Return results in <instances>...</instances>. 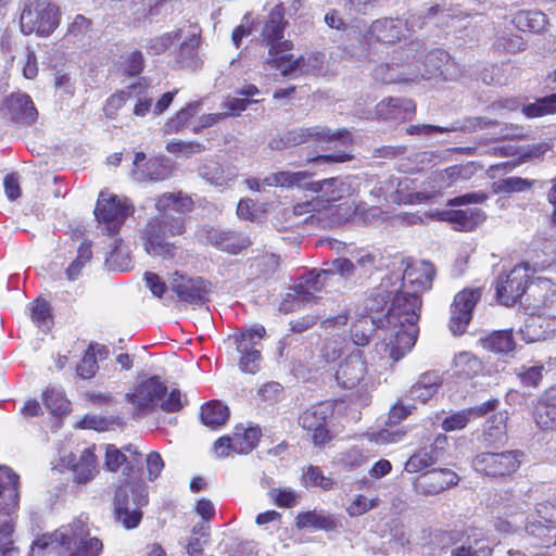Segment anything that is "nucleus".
Here are the masks:
<instances>
[{
	"label": "nucleus",
	"mask_w": 556,
	"mask_h": 556,
	"mask_svg": "<svg viewBox=\"0 0 556 556\" xmlns=\"http://www.w3.org/2000/svg\"><path fill=\"white\" fill-rule=\"evenodd\" d=\"M1 111L11 122L30 126L38 118V111L27 93H11L2 103Z\"/></svg>",
	"instance_id": "17"
},
{
	"label": "nucleus",
	"mask_w": 556,
	"mask_h": 556,
	"mask_svg": "<svg viewBox=\"0 0 556 556\" xmlns=\"http://www.w3.org/2000/svg\"><path fill=\"white\" fill-rule=\"evenodd\" d=\"M480 299V288H465L454 296L448 323V327L454 334H463L467 330L472 318V311Z\"/></svg>",
	"instance_id": "13"
},
{
	"label": "nucleus",
	"mask_w": 556,
	"mask_h": 556,
	"mask_svg": "<svg viewBox=\"0 0 556 556\" xmlns=\"http://www.w3.org/2000/svg\"><path fill=\"white\" fill-rule=\"evenodd\" d=\"M375 328L379 331L378 337L382 340L386 328L381 317L376 315H361L352 323L351 339L353 343L357 346H366L370 341ZM381 346L384 349L382 344Z\"/></svg>",
	"instance_id": "26"
},
{
	"label": "nucleus",
	"mask_w": 556,
	"mask_h": 556,
	"mask_svg": "<svg viewBox=\"0 0 556 556\" xmlns=\"http://www.w3.org/2000/svg\"><path fill=\"white\" fill-rule=\"evenodd\" d=\"M230 416L228 406L219 401H211L201 407L200 418L204 426L216 429L224 426Z\"/></svg>",
	"instance_id": "37"
},
{
	"label": "nucleus",
	"mask_w": 556,
	"mask_h": 556,
	"mask_svg": "<svg viewBox=\"0 0 556 556\" xmlns=\"http://www.w3.org/2000/svg\"><path fill=\"white\" fill-rule=\"evenodd\" d=\"M309 189L320 193L321 201L334 203L350 194L351 186L341 178L333 177L309 184Z\"/></svg>",
	"instance_id": "30"
},
{
	"label": "nucleus",
	"mask_w": 556,
	"mask_h": 556,
	"mask_svg": "<svg viewBox=\"0 0 556 556\" xmlns=\"http://www.w3.org/2000/svg\"><path fill=\"white\" fill-rule=\"evenodd\" d=\"M205 238L213 247L229 254H238L252 244L248 235L231 229L211 228Z\"/></svg>",
	"instance_id": "21"
},
{
	"label": "nucleus",
	"mask_w": 556,
	"mask_h": 556,
	"mask_svg": "<svg viewBox=\"0 0 556 556\" xmlns=\"http://www.w3.org/2000/svg\"><path fill=\"white\" fill-rule=\"evenodd\" d=\"M455 374L459 378L469 379L482 371L481 361L469 352L459 353L454 359Z\"/></svg>",
	"instance_id": "41"
},
{
	"label": "nucleus",
	"mask_w": 556,
	"mask_h": 556,
	"mask_svg": "<svg viewBox=\"0 0 556 556\" xmlns=\"http://www.w3.org/2000/svg\"><path fill=\"white\" fill-rule=\"evenodd\" d=\"M118 418L104 417L100 415H85L77 424L80 429L94 430L98 432H105L114 430V426H119Z\"/></svg>",
	"instance_id": "46"
},
{
	"label": "nucleus",
	"mask_w": 556,
	"mask_h": 556,
	"mask_svg": "<svg viewBox=\"0 0 556 556\" xmlns=\"http://www.w3.org/2000/svg\"><path fill=\"white\" fill-rule=\"evenodd\" d=\"M420 308V295L402 290L395 293L387 313L381 317L386 328L382 336L384 353L394 362L406 355L416 343Z\"/></svg>",
	"instance_id": "2"
},
{
	"label": "nucleus",
	"mask_w": 556,
	"mask_h": 556,
	"mask_svg": "<svg viewBox=\"0 0 556 556\" xmlns=\"http://www.w3.org/2000/svg\"><path fill=\"white\" fill-rule=\"evenodd\" d=\"M141 418L159 412L174 414L188 403L187 396L177 388L168 390L161 379L163 371L160 362L146 361L141 355Z\"/></svg>",
	"instance_id": "5"
},
{
	"label": "nucleus",
	"mask_w": 556,
	"mask_h": 556,
	"mask_svg": "<svg viewBox=\"0 0 556 556\" xmlns=\"http://www.w3.org/2000/svg\"><path fill=\"white\" fill-rule=\"evenodd\" d=\"M435 275L434 267L431 263L426 261L416 262L408 265L403 274V288L409 292L428 290L431 288Z\"/></svg>",
	"instance_id": "23"
},
{
	"label": "nucleus",
	"mask_w": 556,
	"mask_h": 556,
	"mask_svg": "<svg viewBox=\"0 0 556 556\" xmlns=\"http://www.w3.org/2000/svg\"><path fill=\"white\" fill-rule=\"evenodd\" d=\"M176 93L177 90L165 92L155 104H153L152 98L141 96V115H144L146 113L151 111L155 115L162 114L164 111L168 109Z\"/></svg>",
	"instance_id": "58"
},
{
	"label": "nucleus",
	"mask_w": 556,
	"mask_h": 556,
	"mask_svg": "<svg viewBox=\"0 0 556 556\" xmlns=\"http://www.w3.org/2000/svg\"><path fill=\"white\" fill-rule=\"evenodd\" d=\"M472 417V410L463 409L456 412L442 421V429L446 432L464 429Z\"/></svg>",
	"instance_id": "63"
},
{
	"label": "nucleus",
	"mask_w": 556,
	"mask_h": 556,
	"mask_svg": "<svg viewBox=\"0 0 556 556\" xmlns=\"http://www.w3.org/2000/svg\"><path fill=\"white\" fill-rule=\"evenodd\" d=\"M266 330L261 325H255L251 328L243 329L240 333L232 336L237 351L239 354L250 353L253 351H261V340L264 338Z\"/></svg>",
	"instance_id": "36"
},
{
	"label": "nucleus",
	"mask_w": 556,
	"mask_h": 556,
	"mask_svg": "<svg viewBox=\"0 0 556 556\" xmlns=\"http://www.w3.org/2000/svg\"><path fill=\"white\" fill-rule=\"evenodd\" d=\"M286 10L282 3L273 8L262 29V40L269 46V54L283 53L291 50L292 42L282 40L283 30L287 25L285 21Z\"/></svg>",
	"instance_id": "15"
},
{
	"label": "nucleus",
	"mask_w": 556,
	"mask_h": 556,
	"mask_svg": "<svg viewBox=\"0 0 556 556\" xmlns=\"http://www.w3.org/2000/svg\"><path fill=\"white\" fill-rule=\"evenodd\" d=\"M513 23L521 31L539 34L546 29L548 21L539 10H521L514 15Z\"/></svg>",
	"instance_id": "32"
},
{
	"label": "nucleus",
	"mask_w": 556,
	"mask_h": 556,
	"mask_svg": "<svg viewBox=\"0 0 556 556\" xmlns=\"http://www.w3.org/2000/svg\"><path fill=\"white\" fill-rule=\"evenodd\" d=\"M30 318L38 327L49 328L52 323L49 303L46 300L36 299L33 303Z\"/></svg>",
	"instance_id": "60"
},
{
	"label": "nucleus",
	"mask_w": 556,
	"mask_h": 556,
	"mask_svg": "<svg viewBox=\"0 0 556 556\" xmlns=\"http://www.w3.org/2000/svg\"><path fill=\"white\" fill-rule=\"evenodd\" d=\"M43 405L53 415L67 414L71 410V402L63 390L54 388L46 389L41 395Z\"/></svg>",
	"instance_id": "42"
},
{
	"label": "nucleus",
	"mask_w": 556,
	"mask_h": 556,
	"mask_svg": "<svg viewBox=\"0 0 556 556\" xmlns=\"http://www.w3.org/2000/svg\"><path fill=\"white\" fill-rule=\"evenodd\" d=\"M166 149L173 154L190 156L192 154L202 152L204 150V146L197 141L173 140L167 143Z\"/></svg>",
	"instance_id": "64"
},
{
	"label": "nucleus",
	"mask_w": 556,
	"mask_h": 556,
	"mask_svg": "<svg viewBox=\"0 0 556 556\" xmlns=\"http://www.w3.org/2000/svg\"><path fill=\"white\" fill-rule=\"evenodd\" d=\"M155 208L161 216L147 225L144 250L149 255L169 258L175 245L166 239L184 231L182 214L192 211L193 200L181 191L166 192L157 198Z\"/></svg>",
	"instance_id": "3"
},
{
	"label": "nucleus",
	"mask_w": 556,
	"mask_h": 556,
	"mask_svg": "<svg viewBox=\"0 0 556 556\" xmlns=\"http://www.w3.org/2000/svg\"><path fill=\"white\" fill-rule=\"evenodd\" d=\"M92 258L91 242L88 240L83 241L77 249L76 258L66 268V276L70 280H75L84 266Z\"/></svg>",
	"instance_id": "48"
},
{
	"label": "nucleus",
	"mask_w": 556,
	"mask_h": 556,
	"mask_svg": "<svg viewBox=\"0 0 556 556\" xmlns=\"http://www.w3.org/2000/svg\"><path fill=\"white\" fill-rule=\"evenodd\" d=\"M535 515L539 519L532 522L536 526V533L543 528L556 527V500L553 502L541 503L536 506Z\"/></svg>",
	"instance_id": "52"
},
{
	"label": "nucleus",
	"mask_w": 556,
	"mask_h": 556,
	"mask_svg": "<svg viewBox=\"0 0 556 556\" xmlns=\"http://www.w3.org/2000/svg\"><path fill=\"white\" fill-rule=\"evenodd\" d=\"M270 55L271 67H275L276 70L280 71V74L283 77L298 76L301 74V71H308V68L306 67L305 58L303 56L294 59L293 55L291 54L280 55V53H274Z\"/></svg>",
	"instance_id": "39"
},
{
	"label": "nucleus",
	"mask_w": 556,
	"mask_h": 556,
	"mask_svg": "<svg viewBox=\"0 0 556 556\" xmlns=\"http://www.w3.org/2000/svg\"><path fill=\"white\" fill-rule=\"evenodd\" d=\"M529 504L525 501L518 503L516 507L507 505L504 511L505 518H498L495 522V528L504 533L517 532L520 529H525L530 534L540 535L541 533H536L535 523L530 521L529 517L526 516Z\"/></svg>",
	"instance_id": "19"
},
{
	"label": "nucleus",
	"mask_w": 556,
	"mask_h": 556,
	"mask_svg": "<svg viewBox=\"0 0 556 556\" xmlns=\"http://www.w3.org/2000/svg\"><path fill=\"white\" fill-rule=\"evenodd\" d=\"M172 290L181 302L202 306L208 301L212 285L202 277L177 276L172 281Z\"/></svg>",
	"instance_id": "16"
},
{
	"label": "nucleus",
	"mask_w": 556,
	"mask_h": 556,
	"mask_svg": "<svg viewBox=\"0 0 556 556\" xmlns=\"http://www.w3.org/2000/svg\"><path fill=\"white\" fill-rule=\"evenodd\" d=\"M416 112V104L406 98H388L380 101L376 106V114L379 119L401 122L413 116Z\"/></svg>",
	"instance_id": "25"
},
{
	"label": "nucleus",
	"mask_w": 556,
	"mask_h": 556,
	"mask_svg": "<svg viewBox=\"0 0 556 556\" xmlns=\"http://www.w3.org/2000/svg\"><path fill=\"white\" fill-rule=\"evenodd\" d=\"M535 422L542 430H556V384L547 388L539 397Z\"/></svg>",
	"instance_id": "27"
},
{
	"label": "nucleus",
	"mask_w": 556,
	"mask_h": 556,
	"mask_svg": "<svg viewBox=\"0 0 556 556\" xmlns=\"http://www.w3.org/2000/svg\"><path fill=\"white\" fill-rule=\"evenodd\" d=\"M180 38V31L167 33L161 36H157L148 41L146 48L148 53L150 54H160L165 52L175 40Z\"/></svg>",
	"instance_id": "62"
},
{
	"label": "nucleus",
	"mask_w": 556,
	"mask_h": 556,
	"mask_svg": "<svg viewBox=\"0 0 556 556\" xmlns=\"http://www.w3.org/2000/svg\"><path fill=\"white\" fill-rule=\"evenodd\" d=\"M60 8L48 0H35L25 4L20 18L24 35L50 36L60 25Z\"/></svg>",
	"instance_id": "7"
},
{
	"label": "nucleus",
	"mask_w": 556,
	"mask_h": 556,
	"mask_svg": "<svg viewBox=\"0 0 556 556\" xmlns=\"http://www.w3.org/2000/svg\"><path fill=\"white\" fill-rule=\"evenodd\" d=\"M441 215L443 220L453 224L456 230L462 231H470L485 219L484 212L477 207L446 211Z\"/></svg>",
	"instance_id": "28"
},
{
	"label": "nucleus",
	"mask_w": 556,
	"mask_h": 556,
	"mask_svg": "<svg viewBox=\"0 0 556 556\" xmlns=\"http://www.w3.org/2000/svg\"><path fill=\"white\" fill-rule=\"evenodd\" d=\"M331 405L319 403L305 409L299 417L300 426L307 431L316 446H324L331 440L327 420L331 416Z\"/></svg>",
	"instance_id": "12"
},
{
	"label": "nucleus",
	"mask_w": 556,
	"mask_h": 556,
	"mask_svg": "<svg viewBox=\"0 0 556 556\" xmlns=\"http://www.w3.org/2000/svg\"><path fill=\"white\" fill-rule=\"evenodd\" d=\"M61 532L60 556H100L103 551L102 541L90 536L88 525L80 519L64 525Z\"/></svg>",
	"instance_id": "8"
},
{
	"label": "nucleus",
	"mask_w": 556,
	"mask_h": 556,
	"mask_svg": "<svg viewBox=\"0 0 556 556\" xmlns=\"http://www.w3.org/2000/svg\"><path fill=\"white\" fill-rule=\"evenodd\" d=\"M367 374L366 363L359 350L353 351L336 371L338 383L344 389H354L361 384Z\"/></svg>",
	"instance_id": "20"
},
{
	"label": "nucleus",
	"mask_w": 556,
	"mask_h": 556,
	"mask_svg": "<svg viewBox=\"0 0 556 556\" xmlns=\"http://www.w3.org/2000/svg\"><path fill=\"white\" fill-rule=\"evenodd\" d=\"M521 111L529 118L541 117L547 114L556 113V105L553 94L539 98L533 103L522 105Z\"/></svg>",
	"instance_id": "51"
},
{
	"label": "nucleus",
	"mask_w": 556,
	"mask_h": 556,
	"mask_svg": "<svg viewBox=\"0 0 556 556\" xmlns=\"http://www.w3.org/2000/svg\"><path fill=\"white\" fill-rule=\"evenodd\" d=\"M533 184V180L511 176L495 181L493 184V190L495 193L523 192L531 189Z\"/></svg>",
	"instance_id": "50"
},
{
	"label": "nucleus",
	"mask_w": 556,
	"mask_h": 556,
	"mask_svg": "<svg viewBox=\"0 0 556 556\" xmlns=\"http://www.w3.org/2000/svg\"><path fill=\"white\" fill-rule=\"evenodd\" d=\"M309 174L307 172H288L282 170L270 174L263 179V184L267 186H280L291 188L294 186L305 187L307 186V179Z\"/></svg>",
	"instance_id": "40"
},
{
	"label": "nucleus",
	"mask_w": 556,
	"mask_h": 556,
	"mask_svg": "<svg viewBox=\"0 0 556 556\" xmlns=\"http://www.w3.org/2000/svg\"><path fill=\"white\" fill-rule=\"evenodd\" d=\"M459 478L451 469H432L417 479V489L426 495H435L458 483Z\"/></svg>",
	"instance_id": "24"
},
{
	"label": "nucleus",
	"mask_w": 556,
	"mask_h": 556,
	"mask_svg": "<svg viewBox=\"0 0 556 556\" xmlns=\"http://www.w3.org/2000/svg\"><path fill=\"white\" fill-rule=\"evenodd\" d=\"M199 106L200 104L198 102H193L181 109L174 118L166 123V132H178L188 123V121L197 114Z\"/></svg>",
	"instance_id": "57"
},
{
	"label": "nucleus",
	"mask_w": 556,
	"mask_h": 556,
	"mask_svg": "<svg viewBox=\"0 0 556 556\" xmlns=\"http://www.w3.org/2000/svg\"><path fill=\"white\" fill-rule=\"evenodd\" d=\"M199 175L214 186L223 187L237 177L231 166H223L217 161L207 160L199 167Z\"/></svg>",
	"instance_id": "31"
},
{
	"label": "nucleus",
	"mask_w": 556,
	"mask_h": 556,
	"mask_svg": "<svg viewBox=\"0 0 556 556\" xmlns=\"http://www.w3.org/2000/svg\"><path fill=\"white\" fill-rule=\"evenodd\" d=\"M447 60L446 51L433 49L426 53L421 40H412L394 51L391 62L376 67L375 78L384 84L438 78Z\"/></svg>",
	"instance_id": "1"
},
{
	"label": "nucleus",
	"mask_w": 556,
	"mask_h": 556,
	"mask_svg": "<svg viewBox=\"0 0 556 556\" xmlns=\"http://www.w3.org/2000/svg\"><path fill=\"white\" fill-rule=\"evenodd\" d=\"M235 438H238L239 453L247 454L256 446L261 438V429L258 427H250L240 433L239 428H237Z\"/></svg>",
	"instance_id": "59"
},
{
	"label": "nucleus",
	"mask_w": 556,
	"mask_h": 556,
	"mask_svg": "<svg viewBox=\"0 0 556 556\" xmlns=\"http://www.w3.org/2000/svg\"><path fill=\"white\" fill-rule=\"evenodd\" d=\"M135 207L129 199L118 197L108 190H101L94 205L93 215L101 226L103 235L113 238L117 236L126 219L132 215Z\"/></svg>",
	"instance_id": "6"
},
{
	"label": "nucleus",
	"mask_w": 556,
	"mask_h": 556,
	"mask_svg": "<svg viewBox=\"0 0 556 556\" xmlns=\"http://www.w3.org/2000/svg\"><path fill=\"white\" fill-rule=\"evenodd\" d=\"M520 338L527 343L546 340L540 316L529 318L519 330Z\"/></svg>",
	"instance_id": "54"
},
{
	"label": "nucleus",
	"mask_w": 556,
	"mask_h": 556,
	"mask_svg": "<svg viewBox=\"0 0 556 556\" xmlns=\"http://www.w3.org/2000/svg\"><path fill=\"white\" fill-rule=\"evenodd\" d=\"M531 292L534 296L542 298L543 305L552 302V298L556 295V283L546 277L535 278L530 286Z\"/></svg>",
	"instance_id": "56"
},
{
	"label": "nucleus",
	"mask_w": 556,
	"mask_h": 556,
	"mask_svg": "<svg viewBox=\"0 0 556 556\" xmlns=\"http://www.w3.org/2000/svg\"><path fill=\"white\" fill-rule=\"evenodd\" d=\"M530 279V268L526 264L516 265L511 270L498 276L495 285L501 304L514 305L526 292Z\"/></svg>",
	"instance_id": "11"
},
{
	"label": "nucleus",
	"mask_w": 556,
	"mask_h": 556,
	"mask_svg": "<svg viewBox=\"0 0 556 556\" xmlns=\"http://www.w3.org/2000/svg\"><path fill=\"white\" fill-rule=\"evenodd\" d=\"M332 281L326 268L312 269L301 278V281L293 287L294 294L292 296L298 303H309L316 299L313 292L330 287Z\"/></svg>",
	"instance_id": "18"
},
{
	"label": "nucleus",
	"mask_w": 556,
	"mask_h": 556,
	"mask_svg": "<svg viewBox=\"0 0 556 556\" xmlns=\"http://www.w3.org/2000/svg\"><path fill=\"white\" fill-rule=\"evenodd\" d=\"M438 462V455L426 446L413 454L405 464V470L409 473L420 472Z\"/></svg>",
	"instance_id": "47"
},
{
	"label": "nucleus",
	"mask_w": 556,
	"mask_h": 556,
	"mask_svg": "<svg viewBox=\"0 0 556 556\" xmlns=\"http://www.w3.org/2000/svg\"><path fill=\"white\" fill-rule=\"evenodd\" d=\"M279 266V258L275 254H264L254 258L250 264L251 275L267 278L270 277Z\"/></svg>",
	"instance_id": "49"
},
{
	"label": "nucleus",
	"mask_w": 556,
	"mask_h": 556,
	"mask_svg": "<svg viewBox=\"0 0 556 556\" xmlns=\"http://www.w3.org/2000/svg\"><path fill=\"white\" fill-rule=\"evenodd\" d=\"M303 484L306 488H320L325 491L331 490L333 481L324 476L321 469L317 466H308L302 475Z\"/></svg>",
	"instance_id": "53"
},
{
	"label": "nucleus",
	"mask_w": 556,
	"mask_h": 556,
	"mask_svg": "<svg viewBox=\"0 0 556 556\" xmlns=\"http://www.w3.org/2000/svg\"><path fill=\"white\" fill-rule=\"evenodd\" d=\"M296 527L299 529L329 530L333 527V520L320 513L306 511L296 516Z\"/></svg>",
	"instance_id": "45"
},
{
	"label": "nucleus",
	"mask_w": 556,
	"mask_h": 556,
	"mask_svg": "<svg viewBox=\"0 0 556 556\" xmlns=\"http://www.w3.org/2000/svg\"><path fill=\"white\" fill-rule=\"evenodd\" d=\"M370 35L377 41L394 43L404 37V22L401 18H380L370 25Z\"/></svg>",
	"instance_id": "29"
},
{
	"label": "nucleus",
	"mask_w": 556,
	"mask_h": 556,
	"mask_svg": "<svg viewBox=\"0 0 556 556\" xmlns=\"http://www.w3.org/2000/svg\"><path fill=\"white\" fill-rule=\"evenodd\" d=\"M311 141H340L343 144H346L352 141V137L345 129L331 131V129L319 125L313 127H299L285 132L279 139L271 140L270 147L271 149H286Z\"/></svg>",
	"instance_id": "10"
},
{
	"label": "nucleus",
	"mask_w": 556,
	"mask_h": 556,
	"mask_svg": "<svg viewBox=\"0 0 556 556\" xmlns=\"http://www.w3.org/2000/svg\"><path fill=\"white\" fill-rule=\"evenodd\" d=\"M543 370L544 366L541 364L522 366L518 370L517 376L523 386L536 388L543 378Z\"/></svg>",
	"instance_id": "61"
},
{
	"label": "nucleus",
	"mask_w": 556,
	"mask_h": 556,
	"mask_svg": "<svg viewBox=\"0 0 556 556\" xmlns=\"http://www.w3.org/2000/svg\"><path fill=\"white\" fill-rule=\"evenodd\" d=\"M173 166L168 159L156 156L149 159L141 166V180L162 181L172 176Z\"/></svg>",
	"instance_id": "38"
},
{
	"label": "nucleus",
	"mask_w": 556,
	"mask_h": 556,
	"mask_svg": "<svg viewBox=\"0 0 556 556\" xmlns=\"http://www.w3.org/2000/svg\"><path fill=\"white\" fill-rule=\"evenodd\" d=\"M506 420L505 413H497L486 420L482 437L488 446L503 444L506 441Z\"/></svg>",
	"instance_id": "34"
},
{
	"label": "nucleus",
	"mask_w": 556,
	"mask_h": 556,
	"mask_svg": "<svg viewBox=\"0 0 556 556\" xmlns=\"http://www.w3.org/2000/svg\"><path fill=\"white\" fill-rule=\"evenodd\" d=\"M325 265L332 283L338 279L350 280L356 276V265L349 258H334Z\"/></svg>",
	"instance_id": "43"
},
{
	"label": "nucleus",
	"mask_w": 556,
	"mask_h": 556,
	"mask_svg": "<svg viewBox=\"0 0 556 556\" xmlns=\"http://www.w3.org/2000/svg\"><path fill=\"white\" fill-rule=\"evenodd\" d=\"M200 42V37L197 34L190 35L186 40H184L179 47L176 62L181 67H193L197 63V49Z\"/></svg>",
	"instance_id": "44"
},
{
	"label": "nucleus",
	"mask_w": 556,
	"mask_h": 556,
	"mask_svg": "<svg viewBox=\"0 0 556 556\" xmlns=\"http://www.w3.org/2000/svg\"><path fill=\"white\" fill-rule=\"evenodd\" d=\"M72 470L78 483H86L94 478L98 473L94 446L87 447L81 452L78 460L73 464Z\"/></svg>",
	"instance_id": "35"
},
{
	"label": "nucleus",
	"mask_w": 556,
	"mask_h": 556,
	"mask_svg": "<svg viewBox=\"0 0 556 556\" xmlns=\"http://www.w3.org/2000/svg\"><path fill=\"white\" fill-rule=\"evenodd\" d=\"M479 342L484 350L498 354H508L516 348L511 330L493 331Z\"/></svg>",
	"instance_id": "33"
},
{
	"label": "nucleus",
	"mask_w": 556,
	"mask_h": 556,
	"mask_svg": "<svg viewBox=\"0 0 556 556\" xmlns=\"http://www.w3.org/2000/svg\"><path fill=\"white\" fill-rule=\"evenodd\" d=\"M439 12H443V9L440 5H432L427 9L426 12L409 13L408 16L403 20L404 31H416L417 29H421L426 24V20L434 17Z\"/></svg>",
	"instance_id": "55"
},
{
	"label": "nucleus",
	"mask_w": 556,
	"mask_h": 556,
	"mask_svg": "<svg viewBox=\"0 0 556 556\" xmlns=\"http://www.w3.org/2000/svg\"><path fill=\"white\" fill-rule=\"evenodd\" d=\"M0 509L10 516L20 507V477L7 465H0Z\"/></svg>",
	"instance_id": "22"
},
{
	"label": "nucleus",
	"mask_w": 556,
	"mask_h": 556,
	"mask_svg": "<svg viewBox=\"0 0 556 556\" xmlns=\"http://www.w3.org/2000/svg\"><path fill=\"white\" fill-rule=\"evenodd\" d=\"M138 462L137 451H134L131 456L127 457L115 445L109 444L106 446L104 462L106 469L112 472L122 469L123 475L126 476L125 482L116 491L114 501L115 518L126 529H134L139 526V494L137 485L130 481Z\"/></svg>",
	"instance_id": "4"
},
{
	"label": "nucleus",
	"mask_w": 556,
	"mask_h": 556,
	"mask_svg": "<svg viewBox=\"0 0 556 556\" xmlns=\"http://www.w3.org/2000/svg\"><path fill=\"white\" fill-rule=\"evenodd\" d=\"M497 122L488 116L481 117H466L463 121H455L450 126H434L430 124L409 125L405 128L406 135L417 137H429L433 134H446L452 131L472 132L477 129H482L491 125H496Z\"/></svg>",
	"instance_id": "14"
},
{
	"label": "nucleus",
	"mask_w": 556,
	"mask_h": 556,
	"mask_svg": "<svg viewBox=\"0 0 556 556\" xmlns=\"http://www.w3.org/2000/svg\"><path fill=\"white\" fill-rule=\"evenodd\" d=\"M523 453L519 450L481 452L471 460L473 470L482 477L504 479L513 476L522 463Z\"/></svg>",
	"instance_id": "9"
}]
</instances>
